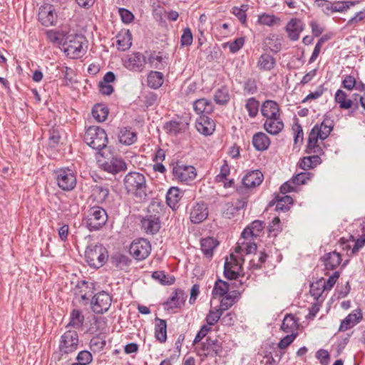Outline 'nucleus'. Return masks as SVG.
I'll return each mask as SVG.
<instances>
[{"instance_id": "f257e3e1", "label": "nucleus", "mask_w": 365, "mask_h": 365, "mask_svg": "<svg viewBox=\"0 0 365 365\" xmlns=\"http://www.w3.org/2000/svg\"><path fill=\"white\" fill-rule=\"evenodd\" d=\"M125 189L128 193L133 194L140 200H145L147 197V185L145 177L138 172H130L124 178Z\"/></svg>"}, {"instance_id": "f03ea898", "label": "nucleus", "mask_w": 365, "mask_h": 365, "mask_svg": "<svg viewBox=\"0 0 365 365\" xmlns=\"http://www.w3.org/2000/svg\"><path fill=\"white\" fill-rule=\"evenodd\" d=\"M84 140L88 145L94 150H98L101 157H104L103 149L106 148L108 144V137L106 131L98 126H90L84 134Z\"/></svg>"}, {"instance_id": "7ed1b4c3", "label": "nucleus", "mask_w": 365, "mask_h": 365, "mask_svg": "<svg viewBox=\"0 0 365 365\" xmlns=\"http://www.w3.org/2000/svg\"><path fill=\"white\" fill-rule=\"evenodd\" d=\"M85 257L90 267L100 268L107 261L108 255L102 245H91L86 248Z\"/></svg>"}, {"instance_id": "20e7f679", "label": "nucleus", "mask_w": 365, "mask_h": 365, "mask_svg": "<svg viewBox=\"0 0 365 365\" xmlns=\"http://www.w3.org/2000/svg\"><path fill=\"white\" fill-rule=\"evenodd\" d=\"M108 221L106 211L98 206L91 207L86 218V226L90 231H96L101 229Z\"/></svg>"}, {"instance_id": "39448f33", "label": "nucleus", "mask_w": 365, "mask_h": 365, "mask_svg": "<svg viewBox=\"0 0 365 365\" xmlns=\"http://www.w3.org/2000/svg\"><path fill=\"white\" fill-rule=\"evenodd\" d=\"M79 344L78 334L76 330L68 329L61 335L58 350L61 356L76 351Z\"/></svg>"}, {"instance_id": "423d86ee", "label": "nucleus", "mask_w": 365, "mask_h": 365, "mask_svg": "<svg viewBox=\"0 0 365 365\" xmlns=\"http://www.w3.org/2000/svg\"><path fill=\"white\" fill-rule=\"evenodd\" d=\"M55 178L58 187L64 191H71L76 185V177L69 168H61L55 171Z\"/></svg>"}, {"instance_id": "0eeeda50", "label": "nucleus", "mask_w": 365, "mask_h": 365, "mask_svg": "<svg viewBox=\"0 0 365 365\" xmlns=\"http://www.w3.org/2000/svg\"><path fill=\"white\" fill-rule=\"evenodd\" d=\"M151 251V245L145 239L134 240L129 248L130 254L137 260H143L148 257Z\"/></svg>"}, {"instance_id": "6e6552de", "label": "nucleus", "mask_w": 365, "mask_h": 365, "mask_svg": "<svg viewBox=\"0 0 365 365\" xmlns=\"http://www.w3.org/2000/svg\"><path fill=\"white\" fill-rule=\"evenodd\" d=\"M222 351V344L217 339L207 337L205 341L200 344V347L197 349V354L200 356H216Z\"/></svg>"}, {"instance_id": "1a4fd4ad", "label": "nucleus", "mask_w": 365, "mask_h": 365, "mask_svg": "<svg viewBox=\"0 0 365 365\" xmlns=\"http://www.w3.org/2000/svg\"><path fill=\"white\" fill-rule=\"evenodd\" d=\"M83 36L75 35L69 36L64 43V51L67 56L72 58L81 57L83 53Z\"/></svg>"}, {"instance_id": "9d476101", "label": "nucleus", "mask_w": 365, "mask_h": 365, "mask_svg": "<svg viewBox=\"0 0 365 365\" xmlns=\"http://www.w3.org/2000/svg\"><path fill=\"white\" fill-rule=\"evenodd\" d=\"M111 302L112 298L108 293L100 292L93 297L91 309L96 314H103L109 309Z\"/></svg>"}, {"instance_id": "9b49d317", "label": "nucleus", "mask_w": 365, "mask_h": 365, "mask_svg": "<svg viewBox=\"0 0 365 365\" xmlns=\"http://www.w3.org/2000/svg\"><path fill=\"white\" fill-rule=\"evenodd\" d=\"M173 175L177 180L188 182L196 177V170L192 165L178 163L173 168Z\"/></svg>"}, {"instance_id": "f8f14e48", "label": "nucleus", "mask_w": 365, "mask_h": 365, "mask_svg": "<svg viewBox=\"0 0 365 365\" xmlns=\"http://www.w3.org/2000/svg\"><path fill=\"white\" fill-rule=\"evenodd\" d=\"M98 163L101 168L111 174H116L127 169V165L124 160L118 157H112L102 162V159H99Z\"/></svg>"}, {"instance_id": "ddd939ff", "label": "nucleus", "mask_w": 365, "mask_h": 365, "mask_svg": "<svg viewBox=\"0 0 365 365\" xmlns=\"http://www.w3.org/2000/svg\"><path fill=\"white\" fill-rule=\"evenodd\" d=\"M263 178V174L258 170L247 173L242 178V186L237 188V192L242 194L245 189L259 186L262 182Z\"/></svg>"}, {"instance_id": "4468645a", "label": "nucleus", "mask_w": 365, "mask_h": 365, "mask_svg": "<svg viewBox=\"0 0 365 365\" xmlns=\"http://www.w3.org/2000/svg\"><path fill=\"white\" fill-rule=\"evenodd\" d=\"M146 63L145 57L139 52L133 53L128 56L125 61V67L133 71L140 72L143 70Z\"/></svg>"}, {"instance_id": "2eb2a0df", "label": "nucleus", "mask_w": 365, "mask_h": 365, "mask_svg": "<svg viewBox=\"0 0 365 365\" xmlns=\"http://www.w3.org/2000/svg\"><path fill=\"white\" fill-rule=\"evenodd\" d=\"M38 16L39 21L45 26H52L56 21V14L50 4L41 6Z\"/></svg>"}, {"instance_id": "dca6fc26", "label": "nucleus", "mask_w": 365, "mask_h": 365, "mask_svg": "<svg viewBox=\"0 0 365 365\" xmlns=\"http://www.w3.org/2000/svg\"><path fill=\"white\" fill-rule=\"evenodd\" d=\"M208 216V208L204 202H197L192 206L190 219L192 222L197 224L204 221Z\"/></svg>"}, {"instance_id": "f3484780", "label": "nucleus", "mask_w": 365, "mask_h": 365, "mask_svg": "<svg viewBox=\"0 0 365 365\" xmlns=\"http://www.w3.org/2000/svg\"><path fill=\"white\" fill-rule=\"evenodd\" d=\"M195 127L200 133L204 135H210L215 130V123L206 115H202L197 119Z\"/></svg>"}, {"instance_id": "a211bd4d", "label": "nucleus", "mask_w": 365, "mask_h": 365, "mask_svg": "<svg viewBox=\"0 0 365 365\" xmlns=\"http://www.w3.org/2000/svg\"><path fill=\"white\" fill-rule=\"evenodd\" d=\"M334 101L339 104V106L341 109H350L352 108L351 113L359 108L358 102H355L354 100L352 101L349 98H347L346 93L341 89H339L336 91L334 95Z\"/></svg>"}, {"instance_id": "6ab92c4d", "label": "nucleus", "mask_w": 365, "mask_h": 365, "mask_svg": "<svg viewBox=\"0 0 365 365\" xmlns=\"http://www.w3.org/2000/svg\"><path fill=\"white\" fill-rule=\"evenodd\" d=\"M362 319V313L360 309H355L344 319L339 328V331H345L354 327Z\"/></svg>"}, {"instance_id": "aec40b11", "label": "nucleus", "mask_w": 365, "mask_h": 365, "mask_svg": "<svg viewBox=\"0 0 365 365\" xmlns=\"http://www.w3.org/2000/svg\"><path fill=\"white\" fill-rule=\"evenodd\" d=\"M185 297L186 295L182 290L177 289L164 304L165 309L172 311L175 309H180L184 304Z\"/></svg>"}, {"instance_id": "412c9836", "label": "nucleus", "mask_w": 365, "mask_h": 365, "mask_svg": "<svg viewBox=\"0 0 365 365\" xmlns=\"http://www.w3.org/2000/svg\"><path fill=\"white\" fill-rule=\"evenodd\" d=\"M142 227L147 234L154 235L160 228L159 217L156 215H147L142 221Z\"/></svg>"}, {"instance_id": "4be33fe9", "label": "nucleus", "mask_w": 365, "mask_h": 365, "mask_svg": "<svg viewBox=\"0 0 365 365\" xmlns=\"http://www.w3.org/2000/svg\"><path fill=\"white\" fill-rule=\"evenodd\" d=\"M261 113L266 118L280 117V108L276 101L267 100L262 105Z\"/></svg>"}, {"instance_id": "5701e85b", "label": "nucleus", "mask_w": 365, "mask_h": 365, "mask_svg": "<svg viewBox=\"0 0 365 365\" xmlns=\"http://www.w3.org/2000/svg\"><path fill=\"white\" fill-rule=\"evenodd\" d=\"M264 128L269 134L277 135L283 130L284 123L280 117L266 118Z\"/></svg>"}, {"instance_id": "b1692460", "label": "nucleus", "mask_w": 365, "mask_h": 365, "mask_svg": "<svg viewBox=\"0 0 365 365\" xmlns=\"http://www.w3.org/2000/svg\"><path fill=\"white\" fill-rule=\"evenodd\" d=\"M326 270L335 269L341 262V257L336 251L329 252L321 257Z\"/></svg>"}, {"instance_id": "393cba45", "label": "nucleus", "mask_w": 365, "mask_h": 365, "mask_svg": "<svg viewBox=\"0 0 365 365\" xmlns=\"http://www.w3.org/2000/svg\"><path fill=\"white\" fill-rule=\"evenodd\" d=\"M303 30V24L302 21L297 19H292L286 26V31L289 38L292 41H297L299 38V34Z\"/></svg>"}, {"instance_id": "a878e982", "label": "nucleus", "mask_w": 365, "mask_h": 365, "mask_svg": "<svg viewBox=\"0 0 365 365\" xmlns=\"http://www.w3.org/2000/svg\"><path fill=\"white\" fill-rule=\"evenodd\" d=\"M93 284L86 281L78 283L75 288V294L79 296L82 301L88 300L92 296Z\"/></svg>"}, {"instance_id": "bb28decb", "label": "nucleus", "mask_w": 365, "mask_h": 365, "mask_svg": "<svg viewBox=\"0 0 365 365\" xmlns=\"http://www.w3.org/2000/svg\"><path fill=\"white\" fill-rule=\"evenodd\" d=\"M252 145L257 150L264 151L270 145L269 137L262 132L255 133L252 137Z\"/></svg>"}, {"instance_id": "cd10ccee", "label": "nucleus", "mask_w": 365, "mask_h": 365, "mask_svg": "<svg viewBox=\"0 0 365 365\" xmlns=\"http://www.w3.org/2000/svg\"><path fill=\"white\" fill-rule=\"evenodd\" d=\"M193 109L197 114L207 115L213 111V106L207 99L200 98L194 101Z\"/></svg>"}, {"instance_id": "c85d7f7f", "label": "nucleus", "mask_w": 365, "mask_h": 365, "mask_svg": "<svg viewBox=\"0 0 365 365\" xmlns=\"http://www.w3.org/2000/svg\"><path fill=\"white\" fill-rule=\"evenodd\" d=\"M292 203L293 200L290 196L284 195L280 197L279 195H277L271 202L270 205H275V210L277 211L286 212L289 210L290 205Z\"/></svg>"}, {"instance_id": "c756f323", "label": "nucleus", "mask_w": 365, "mask_h": 365, "mask_svg": "<svg viewBox=\"0 0 365 365\" xmlns=\"http://www.w3.org/2000/svg\"><path fill=\"white\" fill-rule=\"evenodd\" d=\"M116 45L118 50L125 51L132 45L131 34L128 30L122 31L116 36Z\"/></svg>"}, {"instance_id": "7c9ffc66", "label": "nucleus", "mask_w": 365, "mask_h": 365, "mask_svg": "<svg viewBox=\"0 0 365 365\" xmlns=\"http://www.w3.org/2000/svg\"><path fill=\"white\" fill-rule=\"evenodd\" d=\"M276 65L275 58L268 53L262 54L258 58L257 66L261 71H271Z\"/></svg>"}, {"instance_id": "2f4dec72", "label": "nucleus", "mask_w": 365, "mask_h": 365, "mask_svg": "<svg viewBox=\"0 0 365 365\" xmlns=\"http://www.w3.org/2000/svg\"><path fill=\"white\" fill-rule=\"evenodd\" d=\"M155 336L160 343H164L167 340V323L164 319H156L155 327Z\"/></svg>"}, {"instance_id": "473e14b6", "label": "nucleus", "mask_w": 365, "mask_h": 365, "mask_svg": "<svg viewBox=\"0 0 365 365\" xmlns=\"http://www.w3.org/2000/svg\"><path fill=\"white\" fill-rule=\"evenodd\" d=\"M218 242L213 237H206L201 240V250L205 257L210 258L213 255V250L217 247Z\"/></svg>"}, {"instance_id": "72a5a7b5", "label": "nucleus", "mask_w": 365, "mask_h": 365, "mask_svg": "<svg viewBox=\"0 0 365 365\" xmlns=\"http://www.w3.org/2000/svg\"><path fill=\"white\" fill-rule=\"evenodd\" d=\"M319 136L315 133V131L311 130L307 146V153L311 154H321L322 153V148L318 145V140Z\"/></svg>"}, {"instance_id": "f704fd0d", "label": "nucleus", "mask_w": 365, "mask_h": 365, "mask_svg": "<svg viewBox=\"0 0 365 365\" xmlns=\"http://www.w3.org/2000/svg\"><path fill=\"white\" fill-rule=\"evenodd\" d=\"M182 198L180 190L176 187H170L166 195V201L168 205L172 208L175 209L178 203Z\"/></svg>"}, {"instance_id": "c9c22d12", "label": "nucleus", "mask_w": 365, "mask_h": 365, "mask_svg": "<svg viewBox=\"0 0 365 365\" xmlns=\"http://www.w3.org/2000/svg\"><path fill=\"white\" fill-rule=\"evenodd\" d=\"M84 322V316L78 309H73L70 316V322L67 324V328H73L78 329L82 327Z\"/></svg>"}, {"instance_id": "e433bc0d", "label": "nucleus", "mask_w": 365, "mask_h": 365, "mask_svg": "<svg viewBox=\"0 0 365 365\" xmlns=\"http://www.w3.org/2000/svg\"><path fill=\"white\" fill-rule=\"evenodd\" d=\"M119 142L122 144L130 145L134 143L137 140L135 133L132 132L127 128H121L118 133Z\"/></svg>"}, {"instance_id": "4c0bfd02", "label": "nucleus", "mask_w": 365, "mask_h": 365, "mask_svg": "<svg viewBox=\"0 0 365 365\" xmlns=\"http://www.w3.org/2000/svg\"><path fill=\"white\" fill-rule=\"evenodd\" d=\"M164 81V76L158 71H150L148 76V86L152 88L157 89L160 88Z\"/></svg>"}, {"instance_id": "58836bf2", "label": "nucleus", "mask_w": 365, "mask_h": 365, "mask_svg": "<svg viewBox=\"0 0 365 365\" xmlns=\"http://www.w3.org/2000/svg\"><path fill=\"white\" fill-rule=\"evenodd\" d=\"M321 159L319 154H315L311 156L304 157L301 159L299 163V167L303 170H308L316 167L320 164Z\"/></svg>"}, {"instance_id": "ea45409f", "label": "nucleus", "mask_w": 365, "mask_h": 365, "mask_svg": "<svg viewBox=\"0 0 365 365\" xmlns=\"http://www.w3.org/2000/svg\"><path fill=\"white\" fill-rule=\"evenodd\" d=\"M186 128V125L180 121L170 120L164 125L165 131L171 135H176Z\"/></svg>"}, {"instance_id": "a19ab883", "label": "nucleus", "mask_w": 365, "mask_h": 365, "mask_svg": "<svg viewBox=\"0 0 365 365\" xmlns=\"http://www.w3.org/2000/svg\"><path fill=\"white\" fill-rule=\"evenodd\" d=\"M109 195V190L107 187L96 185L93 189L91 197L97 203H103L106 201Z\"/></svg>"}, {"instance_id": "79ce46f5", "label": "nucleus", "mask_w": 365, "mask_h": 365, "mask_svg": "<svg viewBox=\"0 0 365 365\" xmlns=\"http://www.w3.org/2000/svg\"><path fill=\"white\" fill-rule=\"evenodd\" d=\"M333 128L331 125H327L325 121L321 124H316L312 129L315 133L319 136L322 140H325L331 132Z\"/></svg>"}, {"instance_id": "37998d69", "label": "nucleus", "mask_w": 365, "mask_h": 365, "mask_svg": "<svg viewBox=\"0 0 365 365\" xmlns=\"http://www.w3.org/2000/svg\"><path fill=\"white\" fill-rule=\"evenodd\" d=\"M297 327V320L292 314H287L281 326V329L286 333H293Z\"/></svg>"}, {"instance_id": "c03bdc74", "label": "nucleus", "mask_w": 365, "mask_h": 365, "mask_svg": "<svg viewBox=\"0 0 365 365\" xmlns=\"http://www.w3.org/2000/svg\"><path fill=\"white\" fill-rule=\"evenodd\" d=\"M256 250L257 245L255 242H252L251 240H243L238 242V245L235 247V251L236 254L241 255V252L242 251H245V253L248 255L255 252Z\"/></svg>"}, {"instance_id": "a18cd8bd", "label": "nucleus", "mask_w": 365, "mask_h": 365, "mask_svg": "<svg viewBox=\"0 0 365 365\" xmlns=\"http://www.w3.org/2000/svg\"><path fill=\"white\" fill-rule=\"evenodd\" d=\"M93 118L98 122H103L106 120L108 115V108L102 104H96L92 110Z\"/></svg>"}, {"instance_id": "49530a36", "label": "nucleus", "mask_w": 365, "mask_h": 365, "mask_svg": "<svg viewBox=\"0 0 365 365\" xmlns=\"http://www.w3.org/2000/svg\"><path fill=\"white\" fill-rule=\"evenodd\" d=\"M244 258L242 255L239 256L237 254L235 255L233 253L230 254V259L228 261L229 267L232 269L236 271V272L240 275V272L242 271V264L244 262Z\"/></svg>"}, {"instance_id": "de8ad7c7", "label": "nucleus", "mask_w": 365, "mask_h": 365, "mask_svg": "<svg viewBox=\"0 0 365 365\" xmlns=\"http://www.w3.org/2000/svg\"><path fill=\"white\" fill-rule=\"evenodd\" d=\"M223 312L217 307H212L207 315L206 316L205 320L208 327L215 325L220 317H222Z\"/></svg>"}, {"instance_id": "09e8293b", "label": "nucleus", "mask_w": 365, "mask_h": 365, "mask_svg": "<svg viewBox=\"0 0 365 365\" xmlns=\"http://www.w3.org/2000/svg\"><path fill=\"white\" fill-rule=\"evenodd\" d=\"M214 100L217 104H227L230 101V94L227 88L222 87L217 89L214 95Z\"/></svg>"}, {"instance_id": "8fccbe9b", "label": "nucleus", "mask_w": 365, "mask_h": 365, "mask_svg": "<svg viewBox=\"0 0 365 365\" xmlns=\"http://www.w3.org/2000/svg\"><path fill=\"white\" fill-rule=\"evenodd\" d=\"M230 284L223 280L218 279L215 282L214 288L212 289V294L215 296H225L227 294Z\"/></svg>"}, {"instance_id": "3c124183", "label": "nucleus", "mask_w": 365, "mask_h": 365, "mask_svg": "<svg viewBox=\"0 0 365 365\" xmlns=\"http://www.w3.org/2000/svg\"><path fill=\"white\" fill-rule=\"evenodd\" d=\"M259 103L255 98H250L247 101L245 108L248 111L249 116L255 118L257 116L259 110Z\"/></svg>"}, {"instance_id": "603ef678", "label": "nucleus", "mask_w": 365, "mask_h": 365, "mask_svg": "<svg viewBox=\"0 0 365 365\" xmlns=\"http://www.w3.org/2000/svg\"><path fill=\"white\" fill-rule=\"evenodd\" d=\"M249 6L247 4H242L240 7L234 6L232 9V13L237 17L242 24H245L247 20L246 11L248 10Z\"/></svg>"}, {"instance_id": "864d4df0", "label": "nucleus", "mask_w": 365, "mask_h": 365, "mask_svg": "<svg viewBox=\"0 0 365 365\" xmlns=\"http://www.w3.org/2000/svg\"><path fill=\"white\" fill-rule=\"evenodd\" d=\"M313 175L309 172H302L292 178V183L294 185H304L309 180Z\"/></svg>"}, {"instance_id": "5fc2aeb1", "label": "nucleus", "mask_w": 365, "mask_h": 365, "mask_svg": "<svg viewBox=\"0 0 365 365\" xmlns=\"http://www.w3.org/2000/svg\"><path fill=\"white\" fill-rule=\"evenodd\" d=\"M235 303V297L231 294H227L222 299L219 309L223 312L229 309Z\"/></svg>"}, {"instance_id": "6e6d98bb", "label": "nucleus", "mask_w": 365, "mask_h": 365, "mask_svg": "<svg viewBox=\"0 0 365 365\" xmlns=\"http://www.w3.org/2000/svg\"><path fill=\"white\" fill-rule=\"evenodd\" d=\"M152 277L159 281L162 284H172L175 279L173 277H167L163 271H155L153 272Z\"/></svg>"}, {"instance_id": "4d7b16f0", "label": "nucleus", "mask_w": 365, "mask_h": 365, "mask_svg": "<svg viewBox=\"0 0 365 365\" xmlns=\"http://www.w3.org/2000/svg\"><path fill=\"white\" fill-rule=\"evenodd\" d=\"M279 19L274 15L264 14L259 16L258 22L262 25L272 26L279 23Z\"/></svg>"}, {"instance_id": "13d9d810", "label": "nucleus", "mask_w": 365, "mask_h": 365, "mask_svg": "<svg viewBox=\"0 0 365 365\" xmlns=\"http://www.w3.org/2000/svg\"><path fill=\"white\" fill-rule=\"evenodd\" d=\"M76 359L78 361L76 364L80 365H88L92 361L93 356L88 351H81L77 355Z\"/></svg>"}, {"instance_id": "bf43d9fd", "label": "nucleus", "mask_w": 365, "mask_h": 365, "mask_svg": "<svg viewBox=\"0 0 365 365\" xmlns=\"http://www.w3.org/2000/svg\"><path fill=\"white\" fill-rule=\"evenodd\" d=\"M354 4V2L351 1H336L333 3L332 14L334 12H343L348 9L350 6Z\"/></svg>"}, {"instance_id": "052dcab7", "label": "nucleus", "mask_w": 365, "mask_h": 365, "mask_svg": "<svg viewBox=\"0 0 365 365\" xmlns=\"http://www.w3.org/2000/svg\"><path fill=\"white\" fill-rule=\"evenodd\" d=\"M230 169L226 160H224L223 165L220 167V173L216 176L215 181L220 182H224L227 177L230 175Z\"/></svg>"}, {"instance_id": "680f3d73", "label": "nucleus", "mask_w": 365, "mask_h": 365, "mask_svg": "<svg viewBox=\"0 0 365 365\" xmlns=\"http://www.w3.org/2000/svg\"><path fill=\"white\" fill-rule=\"evenodd\" d=\"M192 34L190 28H185L180 38V43L182 46H187L192 43Z\"/></svg>"}, {"instance_id": "e2e57ef3", "label": "nucleus", "mask_w": 365, "mask_h": 365, "mask_svg": "<svg viewBox=\"0 0 365 365\" xmlns=\"http://www.w3.org/2000/svg\"><path fill=\"white\" fill-rule=\"evenodd\" d=\"M339 275L340 274L338 271L334 272L327 281L324 282L323 284L322 285L323 290H330L335 284L336 280L339 279Z\"/></svg>"}, {"instance_id": "0e129e2a", "label": "nucleus", "mask_w": 365, "mask_h": 365, "mask_svg": "<svg viewBox=\"0 0 365 365\" xmlns=\"http://www.w3.org/2000/svg\"><path fill=\"white\" fill-rule=\"evenodd\" d=\"M341 83L343 88L348 91H352L356 86V80L354 76L346 75L344 76Z\"/></svg>"}, {"instance_id": "69168bd1", "label": "nucleus", "mask_w": 365, "mask_h": 365, "mask_svg": "<svg viewBox=\"0 0 365 365\" xmlns=\"http://www.w3.org/2000/svg\"><path fill=\"white\" fill-rule=\"evenodd\" d=\"M297 334L292 333L283 337L278 344V347L280 349H284L288 347L295 339Z\"/></svg>"}, {"instance_id": "338daca9", "label": "nucleus", "mask_w": 365, "mask_h": 365, "mask_svg": "<svg viewBox=\"0 0 365 365\" xmlns=\"http://www.w3.org/2000/svg\"><path fill=\"white\" fill-rule=\"evenodd\" d=\"M317 4L327 15L332 14L333 3L328 0H317Z\"/></svg>"}, {"instance_id": "774afa93", "label": "nucleus", "mask_w": 365, "mask_h": 365, "mask_svg": "<svg viewBox=\"0 0 365 365\" xmlns=\"http://www.w3.org/2000/svg\"><path fill=\"white\" fill-rule=\"evenodd\" d=\"M244 91L248 94H254L257 91V86L254 79L249 78L244 84Z\"/></svg>"}]
</instances>
